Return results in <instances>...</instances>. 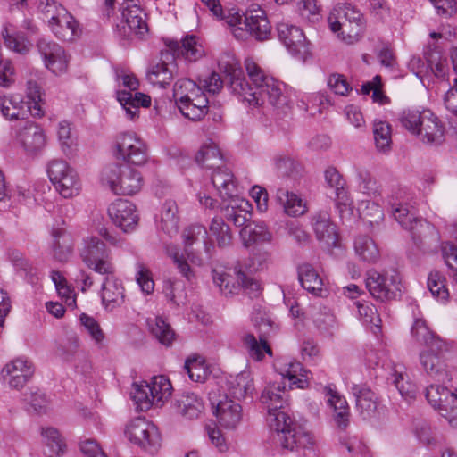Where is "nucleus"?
Returning a JSON list of instances; mask_svg holds the SVG:
<instances>
[{
  "mask_svg": "<svg viewBox=\"0 0 457 457\" xmlns=\"http://www.w3.org/2000/svg\"><path fill=\"white\" fill-rule=\"evenodd\" d=\"M219 67L228 78L231 91L249 106H262L268 102L278 112L283 113H287L291 109L284 83L266 75L252 59L248 58L245 61L248 79H245L242 68L234 59L228 62L220 61Z\"/></svg>",
  "mask_w": 457,
  "mask_h": 457,
  "instance_id": "nucleus-1",
  "label": "nucleus"
},
{
  "mask_svg": "<svg viewBox=\"0 0 457 457\" xmlns=\"http://www.w3.org/2000/svg\"><path fill=\"white\" fill-rule=\"evenodd\" d=\"M260 401L267 410V422L273 431V441L282 449L293 450L295 445H306L311 434L304 431L286 411L288 394L285 386L272 383L265 386Z\"/></svg>",
  "mask_w": 457,
  "mask_h": 457,
  "instance_id": "nucleus-2",
  "label": "nucleus"
},
{
  "mask_svg": "<svg viewBox=\"0 0 457 457\" xmlns=\"http://www.w3.org/2000/svg\"><path fill=\"white\" fill-rule=\"evenodd\" d=\"M165 45L167 48L161 52L160 60L151 64L146 72L148 81L162 88L169 86L175 77L176 58L181 57L192 62L201 59L204 54L202 44L194 35L186 36L180 42L167 40Z\"/></svg>",
  "mask_w": 457,
  "mask_h": 457,
  "instance_id": "nucleus-3",
  "label": "nucleus"
},
{
  "mask_svg": "<svg viewBox=\"0 0 457 457\" xmlns=\"http://www.w3.org/2000/svg\"><path fill=\"white\" fill-rule=\"evenodd\" d=\"M411 336L424 348L420 353V363L424 371L432 378H439L445 370V355L450 345L431 331L425 320L416 319L411 327Z\"/></svg>",
  "mask_w": 457,
  "mask_h": 457,
  "instance_id": "nucleus-4",
  "label": "nucleus"
},
{
  "mask_svg": "<svg viewBox=\"0 0 457 457\" xmlns=\"http://www.w3.org/2000/svg\"><path fill=\"white\" fill-rule=\"evenodd\" d=\"M328 21L333 32L341 31V38L346 44L359 41L365 30L363 15L350 4L335 7Z\"/></svg>",
  "mask_w": 457,
  "mask_h": 457,
  "instance_id": "nucleus-5",
  "label": "nucleus"
},
{
  "mask_svg": "<svg viewBox=\"0 0 457 457\" xmlns=\"http://www.w3.org/2000/svg\"><path fill=\"white\" fill-rule=\"evenodd\" d=\"M101 181L117 195H134L140 191L143 177L128 164H110L101 173Z\"/></svg>",
  "mask_w": 457,
  "mask_h": 457,
  "instance_id": "nucleus-6",
  "label": "nucleus"
},
{
  "mask_svg": "<svg viewBox=\"0 0 457 457\" xmlns=\"http://www.w3.org/2000/svg\"><path fill=\"white\" fill-rule=\"evenodd\" d=\"M227 23L233 28L236 37H243L248 32L258 40H265L270 34V25L263 10L259 6L246 10L243 14L238 12L230 13Z\"/></svg>",
  "mask_w": 457,
  "mask_h": 457,
  "instance_id": "nucleus-7",
  "label": "nucleus"
},
{
  "mask_svg": "<svg viewBox=\"0 0 457 457\" xmlns=\"http://www.w3.org/2000/svg\"><path fill=\"white\" fill-rule=\"evenodd\" d=\"M79 253L86 266L98 274H111L114 270L111 251L97 237H84Z\"/></svg>",
  "mask_w": 457,
  "mask_h": 457,
  "instance_id": "nucleus-8",
  "label": "nucleus"
},
{
  "mask_svg": "<svg viewBox=\"0 0 457 457\" xmlns=\"http://www.w3.org/2000/svg\"><path fill=\"white\" fill-rule=\"evenodd\" d=\"M223 87V81L220 76L212 71L204 79H199V84L189 79H178L173 87V96L176 104L182 100L195 101L196 98L207 97L206 93L216 94Z\"/></svg>",
  "mask_w": 457,
  "mask_h": 457,
  "instance_id": "nucleus-9",
  "label": "nucleus"
},
{
  "mask_svg": "<svg viewBox=\"0 0 457 457\" xmlns=\"http://www.w3.org/2000/svg\"><path fill=\"white\" fill-rule=\"evenodd\" d=\"M129 442L144 450L154 453L161 446V436L158 428L145 418H136L130 420L124 430Z\"/></svg>",
  "mask_w": 457,
  "mask_h": 457,
  "instance_id": "nucleus-10",
  "label": "nucleus"
},
{
  "mask_svg": "<svg viewBox=\"0 0 457 457\" xmlns=\"http://www.w3.org/2000/svg\"><path fill=\"white\" fill-rule=\"evenodd\" d=\"M212 273L213 283L224 295L234 294L242 288L247 294L257 295L260 290L259 282L241 270H235V278L224 270L213 269Z\"/></svg>",
  "mask_w": 457,
  "mask_h": 457,
  "instance_id": "nucleus-11",
  "label": "nucleus"
},
{
  "mask_svg": "<svg viewBox=\"0 0 457 457\" xmlns=\"http://www.w3.org/2000/svg\"><path fill=\"white\" fill-rule=\"evenodd\" d=\"M118 158L128 163L141 166L148 160V149L145 143L133 132H125L116 140Z\"/></svg>",
  "mask_w": 457,
  "mask_h": 457,
  "instance_id": "nucleus-12",
  "label": "nucleus"
},
{
  "mask_svg": "<svg viewBox=\"0 0 457 457\" xmlns=\"http://www.w3.org/2000/svg\"><path fill=\"white\" fill-rule=\"evenodd\" d=\"M365 283L370 294L380 301L394 299L400 291V278L397 273L389 276L371 270L367 272Z\"/></svg>",
  "mask_w": 457,
  "mask_h": 457,
  "instance_id": "nucleus-13",
  "label": "nucleus"
},
{
  "mask_svg": "<svg viewBox=\"0 0 457 457\" xmlns=\"http://www.w3.org/2000/svg\"><path fill=\"white\" fill-rule=\"evenodd\" d=\"M0 105L2 114L11 120H27L29 115L35 118H40L44 115V112L37 103L34 102L31 105L29 101L19 95L4 96L0 98Z\"/></svg>",
  "mask_w": 457,
  "mask_h": 457,
  "instance_id": "nucleus-14",
  "label": "nucleus"
},
{
  "mask_svg": "<svg viewBox=\"0 0 457 457\" xmlns=\"http://www.w3.org/2000/svg\"><path fill=\"white\" fill-rule=\"evenodd\" d=\"M37 48L47 70L55 75H61L68 71L69 56L64 48L59 44L40 37L37 42Z\"/></svg>",
  "mask_w": 457,
  "mask_h": 457,
  "instance_id": "nucleus-15",
  "label": "nucleus"
},
{
  "mask_svg": "<svg viewBox=\"0 0 457 457\" xmlns=\"http://www.w3.org/2000/svg\"><path fill=\"white\" fill-rule=\"evenodd\" d=\"M278 37L295 57L305 60L310 54L309 45L303 30L287 21L277 24Z\"/></svg>",
  "mask_w": 457,
  "mask_h": 457,
  "instance_id": "nucleus-16",
  "label": "nucleus"
},
{
  "mask_svg": "<svg viewBox=\"0 0 457 457\" xmlns=\"http://www.w3.org/2000/svg\"><path fill=\"white\" fill-rule=\"evenodd\" d=\"M108 214L112 222L125 233L134 230L139 220L136 205L125 199H117L112 203Z\"/></svg>",
  "mask_w": 457,
  "mask_h": 457,
  "instance_id": "nucleus-17",
  "label": "nucleus"
},
{
  "mask_svg": "<svg viewBox=\"0 0 457 457\" xmlns=\"http://www.w3.org/2000/svg\"><path fill=\"white\" fill-rule=\"evenodd\" d=\"M33 363L25 357H18L6 363L2 370L4 380L12 388H22L34 375Z\"/></svg>",
  "mask_w": 457,
  "mask_h": 457,
  "instance_id": "nucleus-18",
  "label": "nucleus"
},
{
  "mask_svg": "<svg viewBox=\"0 0 457 457\" xmlns=\"http://www.w3.org/2000/svg\"><path fill=\"white\" fill-rule=\"evenodd\" d=\"M211 403L214 408V415L222 428L233 429L241 422L243 417L242 406L228 398V395H224L219 400L211 398Z\"/></svg>",
  "mask_w": 457,
  "mask_h": 457,
  "instance_id": "nucleus-19",
  "label": "nucleus"
},
{
  "mask_svg": "<svg viewBox=\"0 0 457 457\" xmlns=\"http://www.w3.org/2000/svg\"><path fill=\"white\" fill-rule=\"evenodd\" d=\"M116 269L111 274H101L104 280L101 287V299L104 309L112 312L120 307L125 301L124 287L115 276Z\"/></svg>",
  "mask_w": 457,
  "mask_h": 457,
  "instance_id": "nucleus-20",
  "label": "nucleus"
},
{
  "mask_svg": "<svg viewBox=\"0 0 457 457\" xmlns=\"http://www.w3.org/2000/svg\"><path fill=\"white\" fill-rule=\"evenodd\" d=\"M312 226L317 239L328 248L338 245L339 235L336 224L330 220L328 212H319L312 216Z\"/></svg>",
  "mask_w": 457,
  "mask_h": 457,
  "instance_id": "nucleus-21",
  "label": "nucleus"
},
{
  "mask_svg": "<svg viewBox=\"0 0 457 457\" xmlns=\"http://www.w3.org/2000/svg\"><path fill=\"white\" fill-rule=\"evenodd\" d=\"M17 138L29 154H37L45 147L46 143L43 129L29 120L24 121V125L18 132Z\"/></svg>",
  "mask_w": 457,
  "mask_h": 457,
  "instance_id": "nucleus-22",
  "label": "nucleus"
},
{
  "mask_svg": "<svg viewBox=\"0 0 457 457\" xmlns=\"http://www.w3.org/2000/svg\"><path fill=\"white\" fill-rule=\"evenodd\" d=\"M274 367L283 378H288L297 388L308 387L309 371L303 369L301 362L290 358H281L275 361Z\"/></svg>",
  "mask_w": 457,
  "mask_h": 457,
  "instance_id": "nucleus-23",
  "label": "nucleus"
},
{
  "mask_svg": "<svg viewBox=\"0 0 457 457\" xmlns=\"http://www.w3.org/2000/svg\"><path fill=\"white\" fill-rule=\"evenodd\" d=\"M50 250L53 258L58 262H67L73 253L74 240L70 232L62 228H53Z\"/></svg>",
  "mask_w": 457,
  "mask_h": 457,
  "instance_id": "nucleus-24",
  "label": "nucleus"
},
{
  "mask_svg": "<svg viewBox=\"0 0 457 457\" xmlns=\"http://www.w3.org/2000/svg\"><path fill=\"white\" fill-rule=\"evenodd\" d=\"M212 173V183L219 192L223 200L230 199L236 202L235 197L238 195L237 187L234 180V175L226 167L216 166Z\"/></svg>",
  "mask_w": 457,
  "mask_h": 457,
  "instance_id": "nucleus-25",
  "label": "nucleus"
},
{
  "mask_svg": "<svg viewBox=\"0 0 457 457\" xmlns=\"http://www.w3.org/2000/svg\"><path fill=\"white\" fill-rule=\"evenodd\" d=\"M179 216L177 203L174 200H166L160 212V220L157 228L168 237H173L179 233Z\"/></svg>",
  "mask_w": 457,
  "mask_h": 457,
  "instance_id": "nucleus-26",
  "label": "nucleus"
},
{
  "mask_svg": "<svg viewBox=\"0 0 457 457\" xmlns=\"http://www.w3.org/2000/svg\"><path fill=\"white\" fill-rule=\"evenodd\" d=\"M356 408L364 418L371 417L378 408V396L366 384H354L352 386Z\"/></svg>",
  "mask_w": 457,
  "mask_h": 457,
  "instance_id": "nucleus-27",
  "label": "nucleus"
},
{
  "mask_svg": "<svg viewBox=\"0 0 457 457\" xmlns=\"http://www.w3.org/2000/svg\"><path fill=\"white\" fill-rule=\"evenodd\" d=\"M424 58L428 63V75H433L440 80H445L448 79V61L437 46L429 45L424 51Z\"/></svg>",
  "mask_w": 457,
  "mask_h": 457,
  "instance_id": "nucleus-28",
  "label": "nucleus"
},
{
  "mask_svg": "<svg viewBox=\"0 0 457 457\" xmlns=\"http://www.w3.org/2000/svg\"><path fill=\"white\" fill-rule=\"evenodd\" d=\"M423 121L418 135L423 142L439 144L444 139L445 129L438 117L430 110H424Z\"/></svg>",
  "mask_w": 457,
  "mask_h": 457,
  "instance_id": "nucleus-29",
  "label": "nucleus"
},
{
  "mask_svg": "<svg viewBox=\"0 0 457 457\" xmlns=\"http://www.w3.org/2000/svg\"><path fill=\"white\" fill-rule=\"evenodd\" d=\"M61 18L51 21V30L61 40L73 41L79 37L80 29L75 18L66 10H60Z\"/></svg>",
  "mask_w": 457,
  "mask_h": 457,
  "instance_id": "nucleus-30",
  "label": "nucleus"
},
{
  "mask_svg": "<svg viewBox=\"0 0 457 457\" xmlns=\"http://www.w3.org/2000/svg\"><path fill=\"white\" fill-rule=\"evenodd\" d=\"M328 403L334 410V420L340 429H345L349 425V406L346 400L331 386L324 388Z\"/></svg>",
  "mask_w": 457,
  "mask_h": 457,
  "instance_id": "nucleus-31",
  "label": "nucleus"
},
{
  "mask_svg": "<svg viewBox=\"0 0 457 457\" xmlns=\"http://www.w3.org/2000/svg\"><path fill=\"white\" fill-rule=\"evenodd\" d=\"M121 16L129 29L135 34L144 35L147 31V24L143 19L142 10L131 0L123 3Z\"/></svg>",
  "mask_w": 457,
  "mask_h": 457,
  "instance_id": "nucleus-32",
  "label": "nucleus"
},
{
  "mask_svg": "<svg viewBox=\"0 0 457 457\" xmlns=\"http://www.w3.org/2000/svg\"><path fill=\"white\" fill-rule=\"evenodd\" d=\"M297 273L302 287L309 293L320 296L326 291L323 287L322 278L311 264L303 263L299 265Z\"/></svg>",
  "mask_w": 457,
  "mask_h": 457,
  "instance_id": "nucleus-33",
  "label": "nucleus"
},
{
  "mask_svg": "<svg viewBox=\"0 0 457 457\" xmlns=\"http://www.w3.org/2000/svg\"><path fill=\"white\" fill-rule=\"evenodd\" d=\"M312 318L317 329L324 337H332L337 328V323L330 309L326 306H312Z\"/></svg>",
  "mask_w": 457,
  "mask_h": 457,
  "instance_id": "nucleus-34",
  "label": "nucleus"
},
{
  "mask_svg": "<svg viewBox=\"0 0 457 457\" xmlns=\"http://www.w3.org/2000/svg\"><path fill=\"white\" fill-rule=\"evenodd\" d=\"M240 237L245 247L255 243H269L272 240V234L263 223H248L240 230Z\"/></svg>",
  "mask_w": 457,
  "mask_h": 457,
  "instance_id": "nucleus-35",
  "label": "nucleus"
},
{
  "mask_svg": "<svg viewBox=\"0 0 457 457\" xmlns=\"http://www.w3.org/2000/svg\"><path fill=\"white\" fill-rule=\"evenodd\" d=\"M177 406L180 414L189 420L197 419L204 408L203 399L189 392L180 395L177 400Z\"/></svg>",
  "mask_w": 457,
  "mask_h": 457,
  "instance_id": "nucleus-36",
  "label": "nucleus"
},
{
  "mask_svg": "<svg viewBox=\"0 0 457 457\" xmlns=\"http://www.w3.org/2000/svg\"><path fill=\"white\" fill-rule=\"evenodd\" d=\"M389 380L405 399H412L416 395V386L410 381L406 369L403 365L394 366Z\"/></svg>",
  "mask_w": 457,
  "mask_h": 457,
  "instance_id": "nucleus-37",
  "label": "nucleus"
},
{
  "mask_svg": "<svg viewBox=\"0 0 457 457\" xmlns=\"http://www.w3.org/2000/svg\"><path fill=\"white\" fill-rule=\"evenodd\" d=\"M407 230L411 232V238L418 247H421L427 240L436 241L439 237L436 227L421 218H418Z\"/></svg>",
  "mask_w": 457,
  "mask_h": 457,
  "instance_id": "nucleus-38",
  "label": "nucleus"
},
{
  "mask_svg": "<svg viewBox=\"0 0 457 457\" xmlns=\"http://www.w3.org/2000/svg\"><path fill=\"white\" fill-rule=\"evenodd\" d=\"M180 113L188 120L196 121L202 120L208 112V97L196 98L195 101L190 99L182 100L180 104H176Z\"/></svg>",
  "mask_w": 457,
  "mask_h": 457,
  "instance_id": "nucleus-39",
  "label": "nucleus"
},
{
  "mask_svg": "<svg viewBox=\"0 0 457 457\" xmlns=\"http://www.w3.org/2000/svg\"><path fill=\"white\" fill-rule=\"evenodd\" d=\"M4 45L18 54H26L30 48V43L24 35L18 32L11 24H4L1 31Z\"/></svg>",
  "mask_w": 457,
  "mask_h": 457,
  "instance_id": "nucleus-40",
  "label": "nucleus"
},
{
  "mask_svg": "<svg viewBox=\"0 0 457 457\" xmlns=\"http://www.w3.org/2000/svg\"><path fill=\"white\" fill-rule=\"evenodd\" d=\"M151 334L162 345L169 346L175 339V332L170 325L160 316L147 320Z\"/></svg>",
  "mask_w": 457,
  "mask_h": 457,
  "instance_id": "nucleus-41",
  "label": "nucleus"
},
{
  "mask_svg": "<svg viewBox=\"0 0 457 457\" xmlns=\"http://www.w3.org/2000/svg\"><path fill=\"white\" fill-rule=\"evenodd\" d=\"M196 162L205 169H214L222 163L221 154L215 144H204L195 155Z\"/></svg>",
  "mask_w": 457,
  "mask_h": 457,
  "instance_id": "nucleus-42",
  "label": "nucleus"
},
{
  "mask_svg": "<svg viewBox=\"0 0 457 457\" xmlns=\"http://www.w3.org/2000/svg\"><path fill=\"white\" fill-rule=\"evenodd\" d=\"M354 250L356 254L369 263L376 262L379 258V250L372 238L360 236L355 238Z\"/></svg>",
  "mask_w": 457,
  "mask_h": 457,
  "instance_id": "nucleus-43",
  "label": "nucleus"
},
{
  "mask_svg": "<svg viewBox=\"0 0 457 457\" xmlns=\"http://www.w3.org/2000/svg\"><path fill=\"white\" fill-rule=\"evenodd\" d=\"M228 394L231 397L241 400L253 391V382L246 372L240 373L228 381Z\"/></svg>",
  "mask_w": 457,
  "mask_h": 457,
  "instance_id": "nucleus-44",
  "label": "nucleus"
},
{
  "mask_svg": "<svg viewBox=\"0 0 457 457\" xmlns=\"http://www.w3.org/2000/svg\"><path fill=\"white\" fill-rule=\"evenodd\" d=\"M277 195L287 215L295 217L303 215L306 212L305 204L297 195L288 190L278 189Z\"/></svg>",
  "mask_w": 457,
  "mask_h": 457,
  "instance_id": "nucleus-45",
  "label": "nucleus"
},
{
  "mask_svg": "<svg viewBox=\"0 0 457 457\" xmlns=\"http://www.w3.org/2000/svg\"><path fill=\"white\" fill-rule=\"evenodd\" d=\"M148 386L153 392V398L156 407H162L163 403L170 397L172 386L169 378L165 376L154 377Z\"/></svg>",
  "mask_w": 457,
  "mask_h": 457,
  "instance_id": "nucleus-46",
  "label": "nucleus"
},
{
  "mask_svg": "<svg viewBox=\"0 0 457 457\" xmlns=\"http://www.w3.org/2000/svg\"><path fill=\"white\" fill-rule=\"evenodd\" d=\"M373 136L376 148L378 152L387 154L391 150L392 129L383 120H375L373 124Z\"/></svg>",
  "mask_w": 457,
  "mask_h": 457,
  "instance_id": "nucleus-47",
  "label": "nucleus"
},
{
  "mask_svg": "<svg viewBox=\"0 0 457 457\" xmlns=\"http://www.w3.org/2000/svg\"><path fill=\"white\" fill-rule=\"evenodd\" d=\"M427 286L432 296L442 303H446L450 294L446 287V278L439 271L434 270L428 274Z\"/></svg>",
  "mask_w": 457,
  "mask_h": 457,
  "instance_id": "nucleus-48",
  "label": "nucleus"
},
{
  "mask_svg": "<svg viewBox=\"0 0 457 457\" xmlns=\"http://www.w3.org/2000/svg\"><path fill=\"white\" fill-rule=\"evenodd\" d=\"M327 185L335 192L337 200L339 204H347L348 195L345 189V181L334 167H328L324 173Z\"/></svg>",
  "mask_w": 457,
  "mask_h": 457,
  "instance_id": "nucleus-49",
  "label": "nucleus"
},
{
  "mask_svg": "<svg viewBox=\"0 0 457 457\" xmlns=\"http://www.w3.org/2000/svg\"><path fill=\"white\" fill-rule=\"evenodd\" d=\"M41 435L48 448V457H59L63 454L66 444L60 432L54 428H42Z\"/></svg>",
  "mask_w": 457,
  "mask_h": 457,
  "instance_id": "nucleus-50",
  "label": "nucleus"
},
{
  "mask_svg": "<svg viewBox=\"0 0 457 457\" xmlns=\"http://www.w3.org/2000/svg\"><path fill=\"white\" fill-rule=\"evenodd\" d=\"M55 190L64 198H71L79 194L81 189V181L77 171L72 168L66 177L59 183L54 185Z\"/></svg>",
  "mask_w": 457,
  "mask_h": 457,
  "instance_id": "nucleus-51",
  "label": "nucleus"
},
{
  "mask_svg": "<svg viewBox=\"0 0 457 457\" xmlns=\"http://www.w3.org/2000/svg\"><path fill=\"white\" fill-rule=\"evenodd\" d=\"M130 395L133 402L137 405V409L139 411H145L152 406H155L153 392L151 393V389L146 382L134 384Z\"/></svg>",
  "mask_w": 457,
  "mask_h": 457,
  "instance_id": "nucleus-52",
  "label": "nucleus"
},
{
  "mask_svg": "<svg viewBox=\"0 0 457 457\" xmlns=\"http://www.w3.org/2000/svg\"><path fill=\"white\" fill-rule=\"evenodd\" d=\"M208 237V233L206 228L199 224H194L191 226H188L183 230L182 233V240L184 244L185 248H189L192 246L195 242L199 240H203L204 244L205 252L209 254L211 248H213V246L211 244H208L206 242Z\"/></svg>",
  "mask_w": 457,
  "mask_h": 457,
  "instance_id": "nucleus-53",
  "label": "nucleus"
},
{
  "mask_svg": "<svg viewBox=\"0 0 457 457\" xmlns=\"http://www.w3.org/2000/svg\"><path fill=\"white\" fill-rule=\"evenodd\" d=\"M189 378L196 383H204L210 375L205 361L201 357L189 358L185 362Z\"/></svg>",
  "mask_w": 457,
  "mask_h": 457,
  "instance_id": "nucleus-54",
  "label": "nucleus"
},
{
  "mask_svg": "<svg viewBox=\"0 0 457 457\" xmlns=\"http://www.w3.org/2000/svg\"><path fill=\"white\" fill-rule=\"evenodd\" d=\"M79 321L85 331L88 334L95 345L99 348L103 347L105 340V334L101 328L98 321L92 316L82 313L79 316Z\"/></svg>",
  "mask_w": 457,
  "mask_h": 457,
  "instance_id": "nucleus-55",
  "label": "nucleus"
},
{
  "mask_svg": "<svg viewBox=\"0 0 457 457\" xmlns=\"http://www.w3.org/2000/svg\"><path fill=\"white\" fill-rule=\"evenodd\" d=\"M392 205V213L395 220L404 228H411V225L418 217L415 215L414 208L408 204L394 202Z\"/></svg>",
  "mask_w": 457,
  "mask_h": 457,
  "instance_id": "nucleus-56",
  "label": "nucleus"
},
{
  "mask_svg": "<svg viewBox=\"0 0 457 457\" xmlns=\"http://www.w3.org/2000/svg\"><path fill=\"white\" fill-rule=\"evenodd\" d=\"M244 344L248 350L249 355L255 361H262L264 353L272 355L271 348L262 337H260L258 342L253 335L248 334L244 338Z\"/></svg>",
  "mask_w": 457,
  "mask_h": 457,
  "instance_id": "nucleus-57",
  "label": "nucleus"
},
{
  "mask_svg": "<svg viewBox=\"0 0 457 457\" xmlns=\"http://www.w3.org/2000/svg\"><path fill=\"white\" fill-rule=\"evenodd\" d=\"M210 232L216 238L219 247H226L231 244L232 236L229 227L221 218H213L210 225Z\"/></svg>",
  "mask_w": 457,
  "mask_h": 457,
  "instance_id": "nucleus-58",
  "label": "nucleus"
},
{
  "mask_svg": "<svg viewBox=\"0 0 457 457\" xmlns=\"http://www.w3.org/2000/svg\"><path fill=\"white\" fill-rule=\"evenodd\" d=\"M57 135L62 152L65 154H72L73 150H76L77 139L73 136L71 124L68 121L63 120L59 123Z\"/></svg>",
  "mask_w": 457,
  "mask_h": 457,
  "instance_id": "nucleus-59",
  "label": "nucleus"
},
{
  "mask_svg": "<svg viewBox=\"0 0 457 457\" xmlns=\"http://www.w3.org/2000/svg\"><path fill=\"white\" fill-rule=\"evenodd\" d=\"M359 317L364 324H370L380 328L381 319L378 313L377 308L370 302L355 303Z\"/></svg>",
  "mask_w": 457,
  "mask_h": 457,
  "instance_id": "nucleus-60",
  "label": "nucleus"
},
{
  "mask_svg": "<svg viewBox=\"0 0 457 457\" xmlns=\"http://www.w3.org/2000/svg\"><path fill=\"white\" fill-rule=\"evenodd\" d=\"M136 281L140 287L143 293L149 295L154 291V282L151 270L142 262H137L136 266Z\"/></svg>",
  "mask_w": 457,
  "mask_h": 457,
  "instance_id": "nucleus-61",
  "label": "nucleus"
},
{
  "mask_svg": "<svg viewBox=\"0 0 457 457\" xmlns=\"http://www.w3.org/2000/svg\"><path fill=\"white\" fill-rule=\"evenodd\" d=\"M424 116V110L421 112L416 110H407L402 112L400 121L403 127H404L412 134L418 135Z\"/></svg>",
  "mask_w": 457,
  "mask_h": 457,
  "instance_id": "nucleus-62",
  "label": "nucleus"
},
{
  "mask_svg": "<svg viewBox=\"0 0 457 457\" xmlns=\"http://www.w3.org/2000/svg\"><path fill=\"white\" fill-rule=\"evenodd\" d=\"M72 167L64 160L54 159L47 165V174L53 185L59 183Z\"/></svg>",
  "mask_w": 457,
  "mask_h": 457,
  "instance_id": "nucleus-63",
  "label": "nucleus"
},
{
  "mask_svg": "<svg viewBox=\"0 0 457 457\" xmlns=\"http://www.w3.org/2000/svg\"><path fill=\"white\" fill-rule=\"evenodd\" d=\"M447 397H451V390H449L446 386L440 385H430L426 389L427 400L430 405L436 410L442 404L443 401Z\"/></svg>",
  "mask_w": 457,
  "mask_h": 457,
  "instance_id": "nucleus-64",
  "label": "nucleus"
}]
</instances>
